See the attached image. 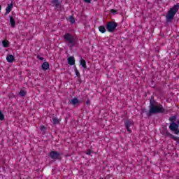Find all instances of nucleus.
I'll use <instances>...</instances> for the list:
<instances>
[{"label":"nucleus","instance_id":"nucleus-1","mask_svg":"<svg viewBox=\"0 0 179 179\" xmlns=\"http://www.w3.org/2000/svg\"><path fill=\"white\" fill-rule=\"evenodd\" d=\"M150 110L147 112V116L151 117L155 114H163L166 113V109L163 107V105L158 103L155 100V96H152L150 100Z\"/></svg>","mask_w":179,"mask_h":179},{"label":"nucleus","instance_id":"nucleus-2","mask_svg":"<svg viewBox=\"0 0 179 179\" xmlns=\"http://www.w3.org/2000/svg\"><path fill=\"white\" fill-rule=\"evenodd\" d=\"M179 10V3H177L176 5H174L173 8H171L166 14V22H173V19H174V16H176V13L178 12Z\"/></svg>","mask_w":179,"mask_h":179},{"label":"nucleus","instance_id":"nucleus-3","mask_svg":"<svg viewBox=\"0 0 179 179\" xmlns=\"http://www.w3.org/2000/svg\"><path fill=\"white\" fill-rule=\"evenodd\" d=\"M64 40L71 48H72V47H75L76 44V38H75V36L71 34L66 33L64 36Z\"/></svg>","mask_w":179,"mask_h":179},{"label":"nucleus","instance_id":"nucleus-4","mask_svg":"<svg viewBox=\"0 0 179 179\" xmlns=\"http://www.w3.org/2000/svg\"><path fill=\"white\" fill-rule=\"evenodd\" d=\"M161 134L162 135H164V136H169V138H171V139L175 141L176 143H179V137H177L171 134V133L169 132V131L167 130V127H164V130L161 131Z\"/></svg>","mask_w":179,"mask_h":179},{"label":"nucleus","instance_id":"nucleus-5","mask_svg":"<svg viewBox=\"0 0 179 179\" xmlns=\"http://www.w3.org/2000/svg\"><path fill=\"white\" fill-rule=\"evenodd\" d=\"M179 120L175 122H171L169 125V129L171 131V132H173L175 135H179Z\"/></svg>","mask_w":179,"mask_h":179},{"label":"nucleus","instance_id":"nucleus-6","mask_svg":"<svg viewBox=\"0 0 179 179\" xmlns=\"http://www.w3.org/2000/svg\"><path fill=\"white\" fill-rule=\"evenodd\" d=\"M118 27V24L115 21H110L106 25V29L109 33H114V31Z\"/></svg>","mask_w":179,"mask_h":179},{"label":"nucleus","instance_id":"nucleus-7","mask_svg":"<svg viewBox=\"0 0 179 179\" xmlns=\"http://www.w3.org/2000/svg\"><path fill=\"white\" fill-rule=\"evenodd\" d=\"M49 157L52 159V160H61V159H62V157H61V153L57 151H51L49 153Z\"/></svg>","mask_w":179,"mask_h":179},{"label":"nucleus","instance_id":"nucleus-8","mask_svg":"<svg viewBox=\"0 0 179 179\" xmlns=\"http://www.w3.org/2000/svg\"><path fill=\"white\" fill-rule=\"evenodd\" d=\"M124 125L129 134H131L132 130L131 129V127H134V122H132V120H126L124 122Z\"/></svg>","mask_w":179,"mask_h":179},{"label":"nucleus","instance_id":"nucleus-9","mask_svg":"<svg viewBox=\"0 0 179 179\" xmlns=\"http://www.w3.org/2000/svg\"><path fill=\"white\" fill-rule=\"evenodd\" d=\"M62 1L59 0H52L51 3L52 4V6H55V8H59L61 6Z\"/></svg>","mask_w":179,"mask_h":179},{"label":"nucleus","instance_id":"nucleus-10","mask_svg":"<svg viewBox=\"0 0 179 179\" xmlns=\"http://www.w3.org/2000/svg\"><path fill=\"white\" fill-rule=\"evenodd\" d=\"M13 8V2H11L10 4H8V6L6 7L5 15H8L10 13V11L12 10Z\"/></svg>","mask_w":179,"mask_h":179},{"label":"nucleus","instance_id":"nucleus-11","mask_svg":"<svg viewBox=\"0 0 179 179\" xmlns=\"http://www.w3.org/2000/svg\"><path fill=\"white\" fill-rule=\"evenodd\" d=\"M41 68L43 71H47L50 69V63L45 62L42 64Z\"/></svg>","mask_w":179,"mask_h":179},{"label":"nucleus","instance_id":"nucleus-12","mask_svg":"<svg viewBox=\"0 0 179 179\" xmlns=\"http://www.w3.org/2000/svg\"><path fill=\"white\" fill-rule=\"evenodd\" d=\"M67 62L69 65H73L75 64V57L73 56H71L67 59Z\"/></svg>","mask_w":179,"mask_h":179},{"label":"nucleus","instance_id":"nucleus-13","mask_svg":"<svg viewBox=\"0 0 179 179\" xmlns=\"http://www.w3.org/2000/svg\"><path fill=\"white\" fill-rule=\"evenodd\" d=\"M71 104H72L73 106H76V105H79L80 103H82V101H80V100L78 99V98H74L71 100V101L70 102Z\"/></svg>","mask_w":179,"mask_h":179},{"label":"nucleus","instance_id":"nucleus-14","mask_svg":"<svg viewBox=\"0 0 179 179\" xmlns=\"http://www.w3.org/2000/svg\"><path fill=\"white\" fill-rule=\"evenodd\" d=\"M6 59L7 61L11 64L12 62H13L15 61V56L12 55H8L6 57Z\"/></svg>","mask_w":179,"mask_h":179},{"label":"nucleus","instance_id":"nucleus-15","mask_svg":"<svg viewBox=\"0 0 179 179\" xmlns=\"http://www.w3.org/2000/svg\"><path fill=\"white\" fill-rule=\"evenodd\" d=\"M10 24L11 27H15L16 26V21L15 20V18L12 16H10Z\"/></svg>","mask_w":179,"mask_h":179},{"label":"nucleus","instance_id":"nucleus-16","mask_svg":"<svg viewBox=\"0 0 179 179\" xmlns=\"http://www.w3.org/2000/svg\"><path fill=\"white\" fill-rule=\"evenodd\" d=\"M80 64L81 66H83V68H84V69H87V66H86V61L85 59H81L80 61Z\"/></svg>","mask_w":179,"mask_h":179},{"label":"nucleus","instance_id":"nucleus-17","mask_svg":"<svg viewBox=\"0 0 179 179\" xmlns=\"http://www.w3.org/2000/svg\"><path fill=\"white\" fill-rule=\"evenodd\" d=\"M2 44L4 48H8L9 47V41L5 39L2 41Z\"/></svg>","mask_w":179,"mask_h":179},{"label":"nucleus","instance_id":"nucleus-18","mask_svg":"<svg viewBox=\"0 0 179 179\" xmlns=\"http://www.w3.org/2000/svg\"><path fill=\"white\" fill-rule=\"evenodd\" d=\"M20 96H21V97H24V96H26V94H27V92L23 90H21L19 92Z\"/></svg>","mask_w":179,"mask_h":179},{"label":"nucleus","instance_id":"nucleus-19","mask_svg":"<svg viewBox=\"0 0 179 179\" xmlns=\"http://www.w3.org/2000/svg\"><path fill=\"white\" fill-rule=\"evenodd\" d=\"M60 122H61V119H58L57 117L53 118V124L54 125H57V124H59Z\"/></svg>","mask_w":179,"mask_h":179},{"label":"nucleus","instance_id":"nucleus-20","mask_svg":"<svg viewBox=\"0 0 179 179\" xmlns=\"http://www.w3.org/2000/svg\"><path fill=\"white\" fill-rule=\"evenodd\" d=\"M74 71H75V73H76L77 78H80V73H79V71L76 68V66H74Z\"/></svg>","mask_w":179,"mask_h":179},{"label":"nucleus","instance_id":"nucleus-21","mask_svg":"<svg viewBox=\"0 0 179 179\" xmlns=\"http://www.w3.org/2000/svg\"><path fill=\"white\" fill-rule=\"evenodd\" d=\"M99 30L101 33H106V27L104 26H99Z\"/></svg>","mask_w":179,"mask_h":179},{"label":"nucleus","instance_id":"nucleus-22","mask_svg":"<svg viewBox=\"0 0 179 179\" xmlns=\"http://www.w3.org/2000/svg\"><path fill=\"white\" fill-rule=\"evenodd\" d=\"M69 20L70 23H71L72 24H73V23H75V17L73 15H71L69 17Z\"/></svg>","mask_w":179,"mask_h":179},{"label":"nucleus","instance_id":"nucleus-23","mask_svg":"<svg viewBox=\"0 0 179 179\" xmlns=\"http://www.w3.org/2000/svg\"><path fill=\"white\" fill-rule=\"evenodd\" d=\"M3 120H5V115L2 113V110H0V120L3 121Z\"/></svg>","mask_w":179,"mask_h":179},{"label":"nucleus","instance_id":"nucleus-24","mask_svg":"<svg viewBox=\"0 0 179 179\" xmlns=\"http://www.w3.org/2000/svg\"><path fill=\"white\" fill-rule=\"evenodd\" d=\"M176 119H177L176 116H171V117H169V121L171 122H173V121H176Z\"/></svg>","mask_w":179,"mask_h":179},{"label":"nucleus","instance_id":"nucleus-25","mask_svg":"<svg viewBox=\"0 0 179 179\" xmlns=\"http://www.w3.org/2000/svg\"><path fill=\"white\" fill-rule=\"evenodd\" d=\"M86 155H88V156H90V155H92V153H93V150H88L85 152Z\"/></svg>","mask_w":179,"mask_h":179},{"label":"nucleus","instance_id":"nucleus-26","mask_svg":"<svg viewBox=\"0 0 179 179\" xmlns=\"http://www.w3.org/2000/svg\"><path fill=\"white\" fill-rule=\"evenodd\" d=\"M36 58L39 59V61H44V57H42L40 55H38Z\"/></svg>","mask_w":179,"mask_h":179},{"label":"nucleus","instance_id":"nucleus-27","mask_svg":"<svg viewBox=\"0 0 179 179\" xmlns=\"http://www.w3.org/2000/svg\"><path fill=\"white\" fill-rule=\"evenodd\" d=\"M110 12H111V13H117V10L111 9Z\"/></svg>","mask_w":179,"mask_h":179},{"label":"nucleus","instance_id":"nucleus-28","mask_svg":"<svg viewBox=\"0 0 179 179\" xmlns=\"http://www.w3.org/2000/svg\"><path fill=\"white\" fill-rule=\"evenodd\" d=\"M45 129V126L43 125L41 127V131H44Z\"/></svg>","mask_w":179,"mask_h":179},{"label":"nucleus","instance_id":"nucleus-29","mask_svg":"<svg viewBox=\"0 0 179 179\" xmlns=\"http://www.w3.org/2000/svg\"><path fill=\"white\" fill-rule=\"evenodd\" d=\"M86 104H87V106H90V99H88V100L86 101Z\"/></svg>","mask_w":179,"mask_h":179},{"label":"nucleus","instance_id":"nucleus-30","mask_svg":"<svg viewBox=\"0 0 179 179\" xmlns=\"http://www.w3.org/2000/svg\"><path fill=\"white\" fill-rule=\"evenodd\" d=\"M92 0H85V3H91Z\"/></svg>","mask_w":179,"mask_h":179},{"label":"nucleus","instance_id":"nucleus-31","mask_svg":"<svg viewBox=\"0 0 179 179\" xmlns=\"http://www.w3.org/2000/svg\"><path fill=\"white\" fill-rule=\"evenodd\" d=\"M2 9V6L0 4V10Z\"/></svg>","mask_w":179,"mask_h":179},{"label":"nucleus","instance_id":"nucleus-32","mask_svg":"<svg viewBox=\"0 0 179 179\" xmlns=\"http://www.w3.org/2000/svg\"><path fill=\"white\" fill-rule=\"evenodd\" d=\"M84 2H85L86 0H83Z\"/></svg>","mask_w":179,"mask_h":179},{"label":"nucleus","instance_id":"nucleus-33","mask_svg":"<svg viewBox=\"0 0 179 179\" xmlns=\"http://www.w3.org/2000/svg\"><path fill=\"white\" fill-rule=\"evenodd\" d=\"M100 179H103V178H100Z\"/></svg>","mask_w":179,"mask_h":179}]
</instances>
